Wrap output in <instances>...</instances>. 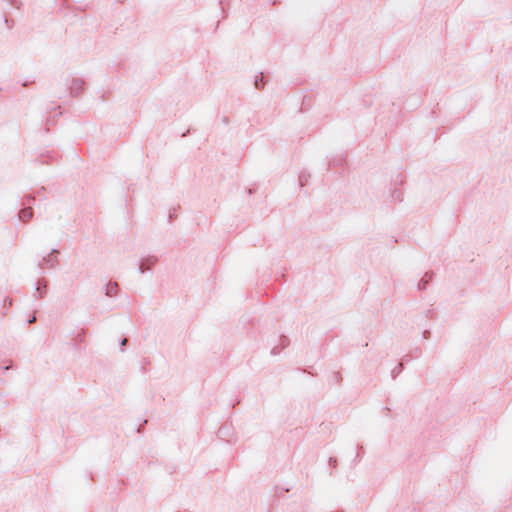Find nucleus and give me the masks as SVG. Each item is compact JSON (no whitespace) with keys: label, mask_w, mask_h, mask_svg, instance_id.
Listing matches in <instances>:
<instances>
[{"label":"nucleus","mask_w":512,"mask_h":512,"mask_svg":"<svg viewBox=\"0 0 512 512\" xmlns=\"http://www.w3.org/2000/svg\"><path fill=\"white\" fill-rule=\"evenodd\" d=\"M31 216H32V211L30 208L23 209L20 213V218H22L23 220H26V219L30 218Z\"/></svg>","instance_id":"obj_1"},{"label":"nucleus","mask_w":512,"mask_h":512,"mask_svg":"<svg viewBox=\"0 0 512 512\" xmlns=\"http://www.w3.org/2000/svg\"><path fill=\"white\" fill-rule=\"evenodd\" d=\"M127 343V339L124 338L121 340L120 345L124 346Z\"/></svg>","instance_id":"obj_2"},{"label":"nucleus","mask_w":512,"mask_h":512,"mask_svg":"<svg viewBox=\"0 0 512 512\" xmlns=\"http://www.w3.org/2000/svg\"><path fill=\"white\" fill-rule=\"evenodd\" d=\"M35 320H36V318L33 316L32 318H30V319L28 320V323H33Z\"/></svg>","instance_id":"obj_3"},{"label":"nucleus","mask_w":512,"mask_h":512,"mask_svg":"<svg viewBox=\"0 0 512 512\" xmlns=\"http://www.w3.org/2000/svg\"><path fill=\"white\" fill-rule=\"evenodd\" d=\"M139 272H140V273H143V268H142V266H140V267H139Z\"/></svg>","instance_id":"obj_4"}]
</instances>
